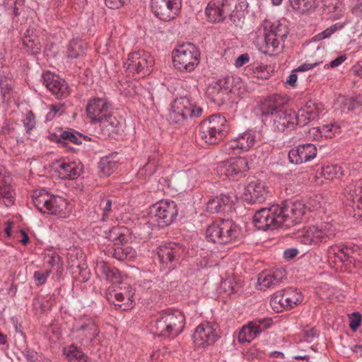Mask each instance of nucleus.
<instances>
[{
	"label": "nucleus",
	"mask_w": 362,
	"mask_h": 362,
	"mask_svg": "<svg viewBox=\"0 0 362 362\" xmlns=\"http://www.w3.org/2000/svg\"><path fill=\"white\" fill-rule=\"evenodd\" d=\"M288 34L286 25L265 21L255 32L254 43L262 53L273 55L282 49Z\"/></svg>",
	"instance_id": "1"
},
{
	"label": "nucleus",
	"mask_w": 362,
	"mask_h": 362,
	"mask_svg": "<svg viewBox=\"0 0 362 362\" xmlns=\"http://www.w3.org/2000/svg\"><path fill=\"white\" fill-rule=\"evenodd\" d=\"M33 202L39 211L58 218H65L71 211L66 199L61 196L50 194L45 189L34 191Z\"/></svg>",
	"instance_id": "2"
},
{
	"label": "nucleus",
	"mask_w": 362,
	"mask_h": 362,
	"mask_svg": "<svg viewBox=\"0 0 362 362\" xmlns=\"http://www.w3.org/2000/svg\"><path fill=\"white\" fill-rule=\"evenodd\" d=\"M336 231L332 222H321L298 230L294 238L303 245L316 246L333 239Z\"/></svg>",
	"instance_id": "3"
},
{
	"label": "nucleus",
	"mask_w": 362,
	"mask_h": 362,
	"mask_svg": "<svg viewBox=\"0 0 362 362\" xmlns=\"http://www.w3.org/2000/svg\"><path fill=\"white\" fill-rule=\"evenodd\" d=\"M185 325V316L178 310L162 313L155 320L153 328L158 337L174 338L181 334Z\"/></svg>",
	"instance_id": "4"
},
{
	"label": "nucleus",
	"mask_w": 362,
	"mask_h": 362,
	"mask_svg": "<svg viewBox=\"0 0 362 362\" xmlns=\"http://www.w3.org/2000/svg\"><path fill=\"white\" fill-rule=\"evenodd\" d=\"M227 131L226 119L217 114L202 122L199 126L198 135L204 143L216 144L226 136Z\"/></svg>",
	"instance_id": "5"
},
{
	"label": "nucleus",
	"mask_w": 362,
	"mask_h": 362,
	"mask_svg": "<svg viewBox=\"0 0 362 362\" xmlns=\"http://www.w3.org/2000/svg\"><path fill=\"white\" fill-rule=\"evenodd\" d=\"M202 108L197 106L190 97L182 96L175 98L170 105L169 119L177 124H184L188 119L199 117Z\"/></svg>",
	"instance_id": "6"
},
{
	"label": "nucleus",
	"mask_w": 362,
	"mask_h": 362,
	"mask_svg": "<svg viewBox=\"0 0 362 362\" xmlns=\"http://www.w3.org/2000/svg\"><path fill=\"white\" fill-rule=\"evenodd\" d=\"M240 235L239 227L230 220H218L206 229V238L213 243L226 244L236 239Z\"/></svg>",
	"instance_id": "7"
},
{
	"label": "nucleus",
	"mask_w": 362,
	"mask_h": 362,
	"mask_svg": "<svg viewBox=\"0 0 362 362\" xmlns=\"http://www.w3.org/2000/svg\"><path fill=\"white\" fill-rule=\"evenodd\" d=\"M173 62L179 71L191 72L199 63V49L192 43L180 45L173 51Z\"/></svg>",
	"instance_id": "8"
},
{
	"label": "nucleus",
	"mask_w": 362,
	"mask_h": 362,
	"mask_svg": "<svg viewBox=\"0 0 362 362\" xmlns=\"http://www.w3.org/2000/svg\"><path fill=\"white\" fill-rule=\"evenodd\" d=\"M153 65V57L148 52L139 49L128 54L123 67L128 74H136L144 76L151 71Z\"/></svg>",
	"instance_id": "9"
},
{
	"label": "nucleus",
	"mask_w": 362,
	"mask_h": 362,
	"mask_svg": "<svg viewBox=\"0 0 362 362\" xmlns=\"http://www.w3.org/2000/svg\"><path fill=\"white\" fill-rule=\"evenodd\" d=\"M72 332L76 340L86 348L91 345L100 332L95 320L87 315L74 319Z\"/></svg>",
	"instance_id": "10"
},
{
	"label": "nucleus",
	"mask_w": 362,
	"mask_h": 362,
	"mask_svg": "<svg viewBox=\"0 0 362 362\" xmlns=\"http://www.w3.org/2000/svg\"><path fill=\"white\" fill-rule=\"evenodd\" d=\"M259 140V133L247 130L227 141L223 147V151L229 155L248 151L258 143Z\"/></svg>",
	"instance_id": "11"
},
{
	"label": "nucleus",
	"mask_w": 362,
	"mask_h": 362,
	"mask_svg": "<svg viewBox=\"0 0 362 362\" xmlns=\"http://www.w3.org/2000/svg\"><path fill=\"white\" fill-rule=\"evenodd\" d=\"M218 331V325L216 322L203 321L197 326L193 332V343L199 348L211 346L219 338Z\"/></svg>",
	"instance_id": "12"
},
{
	"label": "nucleus",
	"mask_w": 362,
	"mask_h": 362,
	"mask_svg": "<svg viewBox=\"0 0 362 362\" xmlns=\"http://www.w3.org/2000/svg\"><path fill=\"white\" fill-rule=\"evenodd\" d=\"M303 300V295L297 289L288 288L276 291L271 298L270 303L274 310L281 312L290 310L300 304Z\"/></svg>",
	"instance_id": "13"
},
{
	"label": "nucleus",
	"mask_w": 362,
	"mask_h": 362,
	"mask_svg": "<svg viewBox=\"0 0 362 362\" xmlns=\"http://www.w3.org/2000/svg\"><path fill=\"white\" fill-rule=\"evenodd\" d=\"M279 206L274 204L269 208L258 210L253 216L254 225L258 230H274L281 226Z\"/></svg>",
	"instance_id": "14"
},
{
	"label": "nucleus",
	"mask_w": 362,
	"mask_h": 362,
	"mask_svg": "<svg viewBox=\"0 0 362 362\" xmlns=\"http://www.w3.org/2000/svg\"><path fill=\"white\" fill-rule=\"evenodd\" d=\"M276 205L281 211L279 214L281 225L286 228L299 223L305 211V205L299 201L286 200Z\"/></svg>",
	"instance_id": "15"
},
{
	"label": "nucleus",
	"mask_w": 362,
	"mask_h": 362,
	"mask_svg": "<svg viewBox=\"0 0 362 362\" xmlns=\"http://www.w3.org/2000/svg\"><path fill=\"white\" fill-rule=\"evenodd\" d=\"M177 215V205L173 201L161 200L151 209V216L159 226L170 225Z\"/></svg>",
	"instance_id": "16"
},
{
	"label": "nucleus",
	"mask_w": 362,
	"mask_h": 362,
	"mask_svg": "<svg viewBox=\"0 0 362 362\" xmlns=\"http://www.w3.org/2000/svg\"><path fill=\"white\" fill-rule=\"evenodd\" d=\"M181 8L180 0H151L153 13L164 21L175 18Z\"/></svg>",
	"instance_id": "17"
},
{
	"label": "nucleus",
	"mask_w": 362,
	"mask_h": 362,
	"mask_svg": "<svg viewBox=\"0 0 362 362\" xmlns=\"http://www.w3.org/2000/svg\"><path fill=\"white\" fill-rule=\"evenodd\" d=\"M247 160L243 157L231 158L218 163L216 173L220 177L234 179L238 175L247 170Z\"/></svg>",
	"instance_id": "18"
},
{
	"label": "nucleus",
	"mask_w": 362,
	"mask_h": 362,
	"mask_svg": "<svg viewBox=\"0 0 362 362\" xmlns=\"http://www.w3.org/2000/svg\"><path fill=\"white\" fill-rule=\"evenodd\" d=\"M356 252L352 247L344 245H332L327 249V258L329 262H334L339 268L341 265L348 266L353 263Z\"/></svg>",
	"instance_id": "19"
},
{
	"label": "nucleus",
	"mask_w": 362,
	"mask_h": 362,
	"mask_svg": "<svg viewBox=\"0 0 362 362\" xmlns=\"http://www.w3.org/2000/svg\"><path fill=\"white\" fill-rule=\"evenodd\" d=\"M237 201L238 196L234 192L221 194L207 202L206 211L211 214L230 212Z\"/></svg>",
	"instance_id": "20"
},
{
	"label": "nucleus",
	"mask_w": 362,
	"mask_h": 362,
	"mask_svg": "<svg viewBox=\"0 0 362 362\" xmlns=\"http://www.w3.org/2000/svg\"><path fill=\"white\" fill-rule=\"evenodd\" d=\"M15 189L12 177L4 167H0V205L11 206L15 203Z\"/></svg>",
	"instance_id": "21"
},
{
	"label": "nucleus",
	"mask_w": 362,
	"mask_h": 362,
	"mask_svg": "<svg viewBox=\"0 0 362 362\" xmlns=\"http://www.w3.org/2000/svg\"><path fill=\"white\" fill-rule=\"evenodd\" d=\"M157 255L163 264L175 266L184 252V247L177 243H166L157 249Z\"/></svg>",
	"instance_id": "22"
},
{
	"label": "nucleus",
	"mask_w": 362,
	"mask_h": 362,
	"mask_svg": "<svg viewBox=\"0 0 362 362\" xmlns=\"http://www.w3.org/2000/svg\"><path fill=\"white\" fill-rule=\"evenodd\" d=\"M42 78L43 84L56 98L60 99L68 96L69 87L63 78L49 71L44 73Z\"/></svg>",
	"instance_id": "23"
},
{
	"label": "nucleus",
	"mask_w": 362,
	"mask_h": 362,
	"mask_svg": "<svg viewBox=\"0 0 362 362\" xmlns=\"http://www.w3.org/2000/svg\"><path fill=\"white\" fill-rule=\"evenodd\" d=\"M134 292L132 286L127 284H122L119 291H109L107 298L112 301L115 305L125 310L133 307L132 298Z\"/></svg>",
	"instance_id": "24"
},
{
	"label": "nucleus",
	"mask_w": 362,
	"mask_h": 362,
	"mask_svg": "<svg viewBox=\"0 0 362 362\" xmlns=\"http://www.w3.org/2000/svg\"><path fill=\"white\" fill-rule=\"evenodd\" d=\"M317 147L313 144H300L289 151L288 159L291 163L301 164L314 159L317 156Z\"/></svg>",
	"instance_id": "25"
},
{
	"label": "nucleus",
	"mask_w": 362,
	"mask_h": 362,
	"mask_svg": "<svg viewBox=\"0 0 362 362\" xmlns=\"http://www.w3.org/2000/svg\"><path fill=\"white\" fill-rule=\"evenodd\" d=\"M230 10L229 0H211L206 7L205 13L209 21L216 23L226 18Z\"/></svg>",
	"instance_id": "26"
},
{
	"label": "nucleus",
	"mask_w": 362,
	"mask_h": 362,
	"mask_svg": "<svg viewBox=\"0 0 362 362\" xmlns=\"http://www.w3.org/2000/svg\"><path fill=\"white\" fill-rule=\"evenodd\" d=\"M111 104L106 98H95L90 100L86 107L88 117L93 122H102L110 112Z\"/></svg>",
	"instance_id": "27"
},
{
	"label": "nucleus",
	"mask_w": 362,
	"mask_h": 362,
	"mask_svg": "<svg viewBox=\"0 0 362 362\" xmlns=\"http://www.w3.org/2000/svg\"><path fill=\"white\" fill-rule=\"evenodd\" d=\"M295 112L291 110H281L275 113L272 118V127L274 131L288 133L296 127L294 120Z\"/></svg>",
	"instance_id": "28"
},
{
	"label": "nucleus",
	"mask_w": 362,
	"mask_h": 362,
	"mask_svg": "<svg viewBox=\"0 0 362 362\" xmlns=\"http://www.w3.org/2000/svg\"><path fill=\"white\" fill-rule=\"evenodd\" d=\"M286 277L284 269L279 268L262 272L257 279V286L259 290H266L279 286Z\"/></svg>",
	"instance_id": "29"
},
{
	"label": "nucleus",
	"mask_w": 362,
	"mask_h": 362,
	"mask_svg": "<svg viewBox=\"0 0 362 362\" xmlns=\"http://www.w3.org/2000/svg\"><path fill=\"white\" fill-rule=\"evenodd\" d=\"M267 193L268 190L264 182L254 180L250 182L245 187L243 199L250 204L262 203L266 199Z\"/></svg>",
	"instance_id": "30"
},
{
	"label": "nucleus",
	"mask_w": 362,
	"mask_h": 362,
	"mask_svg": "<svg viewBox=\"0 0 362 362\" xmlns=\"http://www.w3.org/2000/svg\"><path fill=\"white\" fill-rule=\"evenodd\" d=\"M54 168L62 179L75 180L82 173L81 164L75 161H57Z\"/></svg>",
	"instance_id": "31"
},
{
	"label": "nucleus",
	"mask_w": 362,
	"mask_h": 362,
	"mask_svg": "<svg viewBox=\"0 0 362 362\" xmlns=\"http://www.w3.org/2000/svg\"><path fill=\"white\" fill-rule=\"evenodd\" d=\"M321 112V108L314 103H307L305 107L298 110L297 113L295 112L296 127L297 125L305 126L309 122L317 119Z\"/></svg>",
	"instance_id": "32"
},
{
	"label": "nucleus",
	"mask_w": 362,
	"mask_h": 362,
	"mask_svg": "<svg viewBox=\"0 0 362 362\" xmlns=\"http://www.w3.org/2000/svg\"><path fill=\"white\" fill-rule=\"evenodd\" d=\"M344 196L346 199V204L360 207L362 201V181H356L350 183L345 188Z\"/></svg>",
	"instance_id": "33"
},
{
	"label": "nucleus",
	"mask_w": 362,
	"mask_h": 362,
	"mask_svg": "<svg viewBox=\"0 0 362 362\" xmlns=\"http://www.w3.org/2000/svg\"><path fill=\"white\" fill-rule=\"evenodd\" d=\"M23 45L25 52L30 54L40 53L41 44L34 28H28L24 33Z\"/></svg>",
	"instance_id": "34"
},
{
	"label": "nucleus",
	"mask_w": 362,
	"mask_h": 362,
	"mask_svg": "<svg viewBox=\"0 0 362 362\" xmlns=\"http://www.w3.org/2000/svg\"><path fill=\"white\" fill-rule=\"evenodd\" d=\"M281 110V102L278 95H270L262 102L261 112L263 117L271 116L272 118L276 112Z\"/></svg>",
	"instance_id": "35"
},
{
	"label": "nucleus",
	"mask_w": 362,
	"mask_h": 362,
	"mask_svg": "<svg viewBox=\"0 0 362 362\" xmlns=\"http://www.w3.org/2000/svg\"><path fill=\"white\" fill-rule=\"evenodd\" d=\"M228 89L217 83L207 87L206 94L211 102L217 105L223 103L228 99Z\"/></svg>",
	"instance_id": "36"
},
{
	"label": "nucleus",
	"mask_w": 362,
	"mask_h": 362,
	"mask_svg": "<svg viewBox=\"0 0 362 362\" xmlns=\"http://www.w3.org/2000/svg\"><path fill=\"white\" fill-rule=\"evenodd\" d=\"M112 256L119 261H132L136 257L135 250L129 245L122 243L116 245L111 252Z\"/></svg>",
	"instance_id": "37"
},
{
	"label": "nucleus",
	"mask_w": 362,
	"mask_h": 362,
	"mask_svg": "<svg viewBox=\"0 0 362 362\" xmlns=\"http://www.w3.org/2000/svg\"><path fill=\"white\" fill-rule=\"evenodd\" d=\"M43 261L45 264L51 267L52 271H56L58 274H61L63 271V262L58 254L52 250H48L44 253Z\"/></svg>",
	"instance_id": "38"
},
{
	"label": "nucleus",
	"mask_w": 362,
	"mask_h": 362,
	"mask_svg": "<svg viewBox=\"0 0 362 362\" xmlns=\"http://www.w3.org/2000/svg\"><path fill=\"white\" fill-rule=\"evenodd\" d=\"M86 43L79 38L72 39L67 45L66 57L75 59L85 54Z\"/></svg>",
	"instance_id": "39"
},
{
	"label": "nucleus",
	"mask_w": 362,
	"mask_h": 362,
	"mask_svg": "<svg viewBox=\"0 0 362 362\" xmlns=\"http://www.w3.org/2000/svg\"><path fill=\"white\" fill-rule=\"evenodd\" d=\"M293 10L304 14L313 11L317 6L316 0H288Z\"/></svg>",
	"instance_id": "40"
},
{
	"label": "nucleus",
	"mask_w": 362,
	"mask_h": 362,
	"mask_svg": "<svg viewBox=\"0 0 362 362\" xmlns=\"http://www.w3.org/2000/svg\"><path fill=\"white\" fill-rule=\"evenodd\" d=\"M98 269L110 282H117L119 279V272L116 268L112 267L105 262H100L98 264Z\"/></svg>",
	"instance_id": "41"
},
{
	"label": "nucleus",
	"mask_w": 362,
	"mask_h": 362,
	"mask_svg": "<svg viewBox=\"0 0 362 362\" xmlns=\"http://www.w3.org/2000/svg\"><path fill=\"white\" fill-rule=\"evenodd\" d=\"M159 163V155L158 152H154L149 156L148 162L144 165L142 169L139 170V174L146 176H151L157 169Z\"/></svg>",
	"instance_id": "42"
},
{
	"label": "nucleus",
	"mask_w": 362,
	"mask_h": 362,
	"mask_svg": "<svg viewBox=\"0 0 362 362\" xmlns=\"http://www.w3.org/2000/svg\"><path fill=\"white\" fill-rule=\"evenodd\" d=\"M86 138H88V136H84L77 132L71 130L63 132L60 134L57 141L59 143H62L63 144H66V141L72 142L75 144H81L82 143V140L86 139Z\"/></svg>",
	"instance_id": "43"
},
{
	"label": "nucleus",
	"mask_w": 362,
	"mask_h": 362,
	"mask_svg": "<svg viewBox=\"0 0 362 362\" xmlns=\"http://www.w3.org/2000/svg\"><path fill=\"white\" fill-rule=\"evenodd\" d=\"M229 1L231 4V6H234V9L230 10V17H236L238 19L243 18L248 7L247 0H229Z\"/></svg>",
	"instance_id": "44"
},
{
	"label": "nucleus",
	"mask_w": 362,
	"mask_h": 362,
	"mask_svg": "<svg viewBox=\"0 0 362 362\" xmlns=\"http://www.w3.org/2000/svg\"><path fill=\"white\" fill-rule=\"evenodd\" d=\"M325 6L334 19H339L345 8L343 0H327Z\"/></svg>",
	"instance_id": "45"
},
{
	"label": "nucleus",
	"mask_w": 362,
	"mask_h": 362,
	"mask_svg": "<svg viewBox=\"0 0 362 362\" xmlns=\"http://www.w3.org/2000/svg\"><path fill=\"white\" fill-rule=\"evenodd\" d=\"M341 168L337 165H329L322 168V175L326 180H334L343 176Z\"/></svg>",
	"instance_id": "46"
},
{
	"label": "nucleus",
	"mask_w": 362,
	"mask_h": 362,
	"mask_svg": "<svg viewBox=\"0 0 362 362\" xmlns=\"http://www.w3.org/2000/svg\"><path fill=\"white\" fill-rule=\"evenodd\" d=\"M250 322L257 336H258L262 332L271 327L273 324V320L271 317H262L257 318Z\"/></svg>",
	"instance_id": "47"
},
{
	"label": "nucleus",
	"mask_w": 362,
	"mask_h": 362,
	"mask_svg": "<svg viewBox=\"0 0 362 362\" xmlns=\"http://www.w3.org/2000/svg\"><path fill=\"white\" fill-rule=\"evenodd\" d=\"M257 336L250 322L244 325L238 333V340L240 343H250Z\"/></svg>",
	"instance_id": "48"
},
{
	"label": "nucleus",
	"mask_w": 362,
	"mask_h": 362,
	"mask_svg": "<svg viewBox=\"0 0 362 362\" xmlns=\"http://www.w3.org/2000/svg\"><path fill=\"white\" fill-rule=\"evenodd\" d=\"M117 168V163L110 157L102 158L99 162V168L103 176L111 175Z\"/></svg>",
	"instance_id": "49"
},
{
	"label": "nucleus",
	"mask_w": 362,
	"mask_h": 362,
	"mask_svg": "<svg viewBox=\"0 0 362 362\" xmlns=\"http://www.w3.org/2000/svg\"><path fill=\"white\" fill-rule=\"evenodd\" d=\"M63 354L69 362H76L83 356V352L75 344H71L63 349Z\"/></svg>",
	"instance_id": "50"
},
{
	"label": "nucleus",
	"mask_w": 362,
	"mask_h": 362,
	"mask_svg": "<svg viewBox=\"0 0 362 362\" xmlns=\"http://www.w3.org/2000/svg\"><path fill=\"white\" fill-rule=\"evenodd\" d=\"M112 202L107 198H103L99 202V210L101 212V221H106L112 212Z\"/></svg>",
	"instance_id": "51"
},
{
	"label": "nucleus",
	"mask_w": 362,
	"mask_h": 362,
	"mask_svg": "<svg viewBox=\"0 0 362 362\" xmlns=\"http://www.w3.org/2000/svg\"><path fill=\"white\" fill-rule=\"evenodd\" d=\"M317 129L322 136L332 138L337 133L339 132L340 127L337 123H329L319 127Z\"/></svg>",
	"instance_id": "52"
},
{
	"label": "nucleus",
	"mask_w": 362,
	"mask_h": 362,
	"mask_svg": "<svg viewBox=\"0 0 362 362\" xmlns=\"http://www.w3.org/2000/svg\"><path fill=\"white\" fill-rule=\"evenodd\" d=\"M344 26V23H337L330 27L327 28L322 32L318 33L315 36H314L313 39L315 41L322 40L326 38L329 37L332 34H334L337 30H341Z\"/></svg>",
	"instance_id": "53"
},
{
	"label": "nucleus",
	"mask_w": 362,
	"mask_h": 362,
	"mask_svg": "<svg viewBox=\"0 0 362 362\" xmlns=\"http://www.w3.org/2000/svg\"><path fill=\"white\" fill-rule=\"evenodd\" d=\"M108 238L111 241H118L120 243L127 242V236L122 233V229L118 227H115L110 230Z\"/></svg>",
	"instance_id": "54"
},
{
	"label": "nucleus",
	"mask_w": 362,
	"mask_h": 362,
	"mask_svg": "<svg viewBox=\"0 0 362 362\" xmlns=\"http://www.w3.org/2000/svg\"><path fill=\"white\" fill-rule=\"evenodd\" d=\"M0 88L4 97L9 95L13 89V82L11 77L0 76Z\"/></svg>",
	"instance_id": "55"
},
{
	"label": "nucleus",
	"mask_w": 362,
	"mask_h": 362,
	"mask_svg": "<svg viewBox=\"0 0 362 362\" xmlns=\"http://www.w3.org/2000/svg\"><path fill=\"white\" fill-rule=\"evenodd\" d=\"M22 121L27 132L33 130L35 127V117L32 111L27 112Z\"/></svg>",
	"instance_id": "56"
},
{
	"label": "nucleus",
	"mask_w": 362,
	"mask_h": 362,
	"mask_svg": "<svg viewBox=\"0 0 362 362\" xmlns=\"http://www.w3.org/2000/svg\"><path fill=\"white\" fill-rule=\"evenodd\" d=\"M349 327L353 332H356L360 327L362 320V316L358 312H354L349 315Z\"/></svg>",
	"instance_id": "57"
},
{
	"label": "nucleus",
	"mask_w": 362,
	"mask_h": 362,
	"mask_svg": "<svg viewBox=\"0 0 362 362\" xmlns=\"http://www.w3.org/2000/svg\"><path fill=\"white\" fill-rule=\"evenodd\" d=\"M100 123L103 124L104 127L110 128L108 129L109 131L114 132L115 129L119 126V122L116 119L115 117H113L110 112L105 116V118Z\"/></svg>",
	"instance_id": "58"
},
{
	"label": "nucleus",
	"mask_w": 362,
	"mask_h": 362,
	"mask_svg": "<svg viewBox=\"0 0 362 362\" xmlns=\"http://www.w3.org/2000/svg\"><path fill=\"white\" fill-rule=\"evenodd\" d=\"M302 336L308 342H312L315 339L319 336V332L315 327L305 328L302 331Z\"/></svg>",
	"instance_id": "59"
},
{
	"label": "nucleus",
	"mask_w": 362,
	"mask_h": 362,
	"mask_svg": "<svg viewBox=\"0 0 362 362\" xmlns=\"http://www.w3.org/2000/svg\"><path fill=\"white\" fill-rule=\"evenodd\" d=\"M51 269H46L45 271H36L34 273V278L37 281L38 285H43L47 281V277L51 274Z\"/></svg>",
	"instance_id": "60"
},
{
	"label": "nucleus",
	"mask_w": 362,
	"mask_h": 362,
	"mask_svg": "<svg viewBox=\"0 0 362 362\" xmlns=\"http://www.w3.org/2000/svg\"><path fill=\"white\" fill-rule=\"evenodd\" d=\"M180 176L182 179H187L189 182L193 183L197 180V171L195 169H189L186 171L182 172Z\"/></svg>",
	"instance_id": "61"
},
{
	"label": "nucleus",
	"mask_w": 362,
	"mask_h": 362,
	"mask_svg": "<svg viewBox=\"0 0 362 362\" xmlns=\"http://www.w3.org/2000/svg\"><path fill=\"white\" fill-rule=\"evenodd\" d=\"M130 0H105V5L111 9H117L129 3Z\"/></svg>",
	"instance_id": "62"
},
{
	"label": "nucleus",
	"mask_w": 362,
	"mask_h": 362,
	"mask_svg": "<svg viewBox=\"0 0 362 362\" xmlns=\"http://www.w3.org/2000/svg\"><path fill=\"white\" fill-rule=\"evenodd\" d=\"M250 60V57L247 53L240 55L235 62V66L237 68H240L246 64Z\"/></svg>",
	"instance_id": "63"
},
{
	"label": "nucleus",
	"mask_w": 362,
	"mask_h": 362,
	"mask_svg": "<svg viewBox=\"0 0 362 362\" xmlns=\"http://www.w3.org/2000/svg\"><path fill=\"white\" fill-rule=\"evenodd\" d=\"M352 13L362 21V1H358L351 9Z\"/></svg>",
	"instance_id": "64"
}]
</instances>
